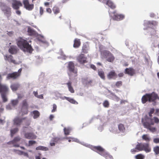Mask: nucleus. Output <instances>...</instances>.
Listing matches in <instances>:
<instances>
[{"label":"nucleus","mask_w":159,"mask_h":159,"mask_svg":"<svg viewBox=\"0 0 159 159\" xmlns=\"http://www.w3.org/2000/svg\"><path fill=\"white\" fill-rule=\"evenodd\" d=\"M17 44L18 47L24 52L31 53L33 50L31 45L29 44L27 41L21 38L18 39Z\"/></svg>","instance_id":"1"},{"label":"nucleus","mask_w":159,"mask_h":159,"mask_svg":"<svg viewBox=\"0 0 159 159\" xmlns=\"http://www.w3.org/2000/svg\"><path fill=\"white\" fill-rule=\"evenodd\" d=\"M142 123L144 127L149 130L151 132H154L156 131L155 127L152 126V125H154L153 119L149 118L147 116H145L144 118L142 119Z\"/></svg>","instance_id":"2"},{"label":"nucleus","mask_w":159,"mask_h":159,"mask_svg":"<svg viewBox=\"0 0 159 159\" xmlns=\"http://www.w3.org/2000/svg\"><path fill=\"white\" fill-rule=\"evenodd\" d=\"M157 100H159V97L154 92L150 93H146L141 98L142 102L143 104L146 103L147 101L149 102H156Z\"/></svg>","instance_id":"3"},{"label":"nucleus","mask_w":159,"mask_h":159,"mask_svg":"<svg viewBox=\"0 0 159 159\" xmlns=\"http://www.w3.org/2000/svg\"><path fill=\"white\" fill-rule=\"evenodd\" d=\"M135 149L138 151H144L146 153L149 152L151 151V148L149 143H138L136 146Z\"/></svg>","instance_id":"4"},{"label":"nucleus","mask_w":159,"mask_h":159,"mask_svg":"<svg viewBox=\"0 0 159 159\" xmlns=\"http://www.w3.org/2000/svg\"><path fill=\"white\" fill-rule=\"evenodd\" d=\"M102 58H106V60L110 62H112L115 60L114 56L110 52L107 51H104L101 53Z\"/></svg>","instance_id":"5"},{"label":"nucleus","mask_w":159,"mask_h":159,"mask_svg":"<svg viewBox=\"0 0 159 159\" xmlns=\"http://www.w3.org/2000/svg\"><path fill=\"white\" fill-rule=\"evenodd\" d=\"M67 68L69 72L75 74V76L77 75L78 69L75 67V64L73 61H69L68 63Z\"/></svg>","instance_id":"6"},{"label":"nucleus","mask_w":159,"mask_h":159,"mask_svg":"<svg viewBox=\"0 0 159 159\" xmlns=\"http://www.w3.org/2000/svg\"><path fill=\"white\" fill-rule=\"evenodd\" d=\"M28 105L27 100L26 99H25L23 100L22 102L21 112H22L21 114L22 116L28 113Z\"/></svg>","instance_id":"7"},{"label":"nucleus","mask_w":159,"mask_h":159,"mask_svg":"<svg viewBox=\"0 0 159 159\" xmlns=\"http://www.w3.org/2000/svg\"><path fill=\"white\" fill-rule=\"evenodd\" d=\"M77 61L80 64H84L87 62V57L83 54H81L76 58Z\"/></svg>","instance_id":"8"},{"label":"nucleus","mask_w":159,"mask_h":159,"mask_svg":"<svg viewBox=\"0 0 159 159\" xmlns=\"http://www.w3.org/2000/svg\"><path fill=\"white\" fill-rule=\"evenodd\" d=\"M2 10L7 18H8L11 16V11L10 8L4 5L2 6Z\"/></svg>","instance_id":"9"},{"label":"nucleus","mask_w":159,"mask_h":159,"mask_svg":"<svg viewBox=\"0 0 159 159\" xmlns=\"http://www.w3.org/2000/svg\"><path fill=\"white\" fill-rule=\"evenodd\" d=\"M26 117L20 118L19 117H16L13 120V125L16 126H20L22 123L23 120H25Z\"/></svg>","instance_id":"10"},{"label":"nucleus","mask_w":159,"mask_h":159,"mask_svg":"<svg viewBox=\"0 0 159 159\" xmlns=\"http://www.w3.org/2000/svg\"><path fill=\"white\" fill-rule=\"evenodd\" d=\"M158 23L156 21H148L144 23V25L149 28H152L153 26L157 25Z\"/></svg>","instance_id":"11"},{"label":"nucleus","mask_w":159,"mask_h":159,"mask_svg":"<svg viewBox=\"0 0 159 159\" xmlns=\"http://www.w3.org/2000/svg\"><path fill=\"white\" fill-rule=\"evenodd\" d=\"M22 6V4L20 1L16 0H12V7L14 9L18 10L19 8L20 7Z\"/></svg>","instance_id":"12"},{"label":"nucleus","mask_w":159,"mask_h":159,"mask_svg":"<svg viewBox=\"0 0 159 159\" xmlns=\"http://www.w3.org/2000/svg\"><path fill=\"white\" fill-rule=\"evenodd\" d=\"M100 155L105 157L106 159L110 158V159H113L112 156H110L109 154L106 152L105 150L102 147L100 146Z\"/></svg>","instance_id":"13"},{"label":"nucleus","mask_w":159,"mask_h":159,"mask_svg":"<svg viewBox=\"0 0 159 159\" xmlns=\"http://www.w3.org/2000/svg\"><path fill=\"white\" fill-rule=\"evenodd\" d=\"M23 3L25 7L27 10L31 11L34 8V5L33 4H30L28 0H24L23 1Z\"/></svg>","instance_id":"14"},{"label":"nucleus","mask_w":159,"mask_h":159,"mask_svg":"<svg viewBox=\"0 0 159 159\" xmlns=\"http://www.w3.org/2000/svg\"><path fill=\"white\" fill-rule=\"evenodd\" d=\"M24 136L25 138L29 139H35L37 138V136L31 132L25 133L24 134Z\"/></svg>","instance_id":"15"},{"label":"nucleus","mask_w":159,"mask_h":159,"mask_svg":"<svg viewBox=\"0 0 159 159\" xmlns=\"http://www.w3.org/2000/svg\"><path fill=\"white\" fill-rule=\"evenodd\" d=\"M116 11H114L113 13L114 14L113 19L115 20H123L125 18V16L122 14H116Z\"/></svg>","instance_id":"16"},{"label":"nucleus","mask_w":159,"mask_h":159,"mask_svg":"<svg viewBox=\"0 0 159 159\" xmlns=\"http://www.w3.org/2000/svg\"><path fill=\"white\" fill-rule=\"evenodd\" d=\"M102 2L103 3H106L112 9H114L116 7V6L111 1L109 0H100V2Z\"/></svg>","instance_id":"17"},{"label":"nucleus","mask_w":159,"mask_h":159,"mask_svg":"<svg viewBox=\"0 0 159 159\" xmlns=\"http://www.w3.org/2000/svg\"><path fill=\"white\" fill-rule=\"evenodd\" d=\"M8 87L5 85L1 84L0 83V93H7L8 91Z\"/></svg>","instance_id":"18"},{"label":"nucleus","mask_w":159,"mask_h":159,"mask_svg":"<svg viewBox=\"0 0 159 159\" xmlns=\"http://www.w3.org/2000/svg\"><path fill=\"white\" fill-rule=\"evenodd\" d=\"M125 73L132 76L135 74V72L134 70V69L133 68L130 67L125 69Z\"/></svg>","instance_id":"19"},{"label":"nucleus","mask_w":159,"mask_h":159,"mask_svg":"<svg viewBox=\"0 0 159 159\" xmlns=\"http://www.w3.org/2000/svg\"><path fill=\"white\" fill-rule=\"evenodd\" d=\"M19 76V75L16 72H14L8 74L7 76V79L9 80L11 79H15Z\"/></svg>","instance_id":"20"},{"label":"nucleus","mask_w":159,"mask_h":159,"mask_svg":"<svg viewBox=\"0 0 159 159\" xmlns=\"http://www.w3.org/2000/svg\"><path fill=\"white\" fill-rule=\"evenodd\" d=\"M107 77L109 79H115L117 77V75L114 70H112L109 73Z\"/></svg>","instance_id":"21"},{"label":"nucleus","mask_w":159,"mask_h":159,"mask_svg":"<svg viewBox=\"0 0 159 159\" xmlns=\"http://www.w3.org/2000/svg\"><path fill=\"white\" fill-rule=\"evenodd\" d=\"M4 59L5 60H7L8 61L14 64H16V61L13 58V57L11 55H5L4 56Z\"/></svg>","instance_id":"22"},{"label":"nucleus","mask_w":159,"mask_h":159,"mask_svg":"<svg viewBox=\"0 0 159 159\" xmlns=\"http://www.w3.org/2000/svg\"><path fill=\"white\" fill-rule=\"evenodd\" d=\"M8 51L11 54H16L17 52V47L16 46H12L9 49Z\"/></svg>","instance_id":"23"},{"label":"nucleus","mask_w":159,"mask_h":159,"mask_svg":"<svg viewBox=\"0 0 159 159\" xmlns=\"http://www.w3.org/2000/svg\"><path fill=\"white\" fill-rule=\"evenodd\" d=\"M66 84L67 85L69 91L71 93H74L75 90L73 87L72 86V82L70 81H69L66 83Z\"/></svg>","instance_id":"24"},{"label":"nucleus","mask_w":159,"mask_h":159,"mask_svg":"<svg viewBox=\"0 0 159 159\" xmlns=\"http://www.w3.org/2000/svg\"><path fill=\"white\" fill-rule=\"evenodd\" d=\"M81 44V42L80 39H75L74 41V43L73 47L75 48H78Z\"/></svg>","instance_id":"25"},{"label":"nucleus","mask_w":159,"mask_h":159,"mask_svg":"<svg viewBox=\"0 0 159 159\" xmlns=\"http://www.w3.org/2000/svg\"><path fill=\"white\" fill-rule=\"evenodd\" d=\"M27 32L30 36H34L36 34V31L30 27L28 28Z\"/></svg>","instance_id":"26"},{"label":"nucleus","mask_w":159,"mask_h":159,"mask_svg":"<svg viewBox=\"0 0 159 159\" xmlns=\"http://www.w3.org/2000/svg\"><path fill=\"white\" fill-rule=\"evenodd\" d=\"M89 49V47L87 44H84L82 48V52L84 53H87Z\"/></svg>","instance_id":"27"},{"label":"nucleus","mask_w":159,"mask_h":159,"mask_svg":"<svg viewBox=\"0 0 159 159\" xmlns=\"http://www.w3.org/2000/svg\"><path fill=\"white\" fill-rule=\"evenodd\" d=\"M19 87V84H12L11 86V88L13 91H16L17 90Z\"/></svg>","instance_id":"28"},{"label":"nucleus","mask_w":159,"mask_h":159,"mask_svg":"<svg viewBox=\"0 0 159 159\" xmlns=\"http://www.w3.org/2000/svg\"><path fill=\"white\" fill-rule=\"evenodd\" d=\"M142 139L143 140L147 142H149L150 140V138L147 134H144L142 136Z\"/></svg>","instance_id":"29"},{"label":"nucleus","mask_w":159,"mask_h":159,"mask_svg":"<svg viewBox=\"0 0 159 159\" xmlns=\"http://www.w3.org/2000/svg\"><path fill=\"white\" fill-rule=\"evenodd\" d=\"M119 130L121 132L123 133L125 130V128L124 125L122 124H120L118 126Z\"/></svg>","instance_id":"30"},{"label":"nucleus","mask_w":159,"mask_h":159,"mask_svg":"<svg viewBox=\"0 0 159 159\" xmlns=\"http://www.w3.org/2000/svg\"><path fill=\"white\" fill-rule=\"evenodd\" d=\"M19 130L18 128H16L13 129H11L10 130L11 136V137H13L14 135L16 133H17Z\"/></svg>","instance_id":"31"},{"label":"nucleus","mask_w":159,"mask_h":159,"mask_svg":"<svg viewBox=\"0 0 159 159\" xmlns=\"http://www.w3.org/2000/svg\"><path fill=\"white\" fill-rule=\"evenodd\" d=\"M90 148L92 150L99 153V146H95L91 145Z\"/></svg>","instance_id":"32"},{"label":"nucleus","mask_w":159,"mask_h":159,"mask_svg":"<svg viewBox=\"0 0 159 159\" xmlns=\"http://www.w3.org/2000/svg\"><path fill=\"white\" fill-rule=\"evenodd\" d=\"M36 149V150H41L45 151H48V148L41 146L37 147Z\"/></svg>","instance_id":"33"},{"label":"nucleus","mask_w":159,"mask_h":159,"mask_svg":"<svg viewBox=\"0 0 159 159\" xmlns=\"http://www.w3.org/2000/svg\"><path fill=\"white\" fill-rule=\"evenodd\" d=\"M33 114L34 115L33 118L34 119H36L38 118L40 116V113L38 111L35 110L32 112Z\"/></svg>","instance_id":"34"},{"label":"nucleus","mask_w":159,"mask_h":159,"mask_svg":"<svg viewBox=\"0 0 159 159\" xmlns=\"http://www.w3.org/2000/svg\"><path fill=\"white\" fill-rule=\"evenodd\" d=\"M7 93H2L1 94L3 102H5L7 101L8 99L7 97Z\"/></svg>","instance_id":"35"},{"label":"nucleus","mask_w":159,"mask_h":159,"mask_svg":"<svg viewBox=\"0 0 159 159\" xmlns=\"http://www.w3.org/2000/svg\"><path fill=\"white\" fill-rule=\"evenodd\" d=\"M58 54L61 56V57L63 59L65 60L66 58L67 57L65 55L62 49H60Z\"/></svg>","instance_id":"36"},{"label":"nucleus","mask_w":159,"mask_h":159,"mask_svg":"<svg viewBox=\"0 0 159 159\" xmlns=\"http://www.w3.org/2000/svg\"><path fill=\"white\" fill-rule=\"evenodd\" d=\"M65 98L69 102L72 103L74 104L77 103V102H76V101L73 99L67 97H65Z\"/></svg>","instance_id":"37"},{"label":"nucleus","mask_w":159,"mask_h":159,"mask_svg":"<svg viewBox=\"0 0 159 159\" xmlns=\"http://www.w3.org/2000/svg\"><path fill=\"white\" fill-rule=\"evenodd\" d=\"M63 130L65 134L67 135L69 134L71 129L70 128H64Z\"/></svg>","instance_id":"38"},{"label":"nucleus","mask_w":159,"mask_h":159,"mask_svg":"<svg viewBox=\"0 0 159 159\" xmlns=\"http://www.w3.org/2000/svg\"><path fill=\"white\" fill-rule=\"evenodd\" d=\"M21 139V138L19 136H16L15 137L13 140L11 142L12 144H14L15 143L20 141Z\"/></svg>","instance_id":"39"},{"label":"nucleus","mask_w":159,"mask_h":159,"mask_svg":"<svg viewBox=\"0 0 159 159\" xmlns=\"http://www.w3.org/2000/svg\"><path fill=\"white\" fill-rule=\"evenodd\" d=\"M153 150L155 155L159 154V146H156L153 148Z\"/></svg>","instance_id":"40"},{"label":"nucleus","mask_w":159,"mask_h":159,"mask_svg":"<svg viewBox=\"0 0 159 159\" xmlns=\"http://www.w3.org/2000/svg\"><path fill=\"white\" fill-rule=\"evenodd\" d=\"M53 11L55 14H57L60 12V10L58 8L56 7H54L53 8Z\"/></svg>","instance_id":"41"},{"label":"nucleus","mask_w":159,"mask_h":159,"mask_svg":"<svg viewBox=\"0 0 159 159\" xmlns=\"http://www.w3.org/2000/svg\"><path fill=\"white\" fill-rule=\"evenodd\" d=\"M144 157V156L142 154H139L135 156L136 159H143Z\"/></svg>","instance_id":"42"},{"label":"nucleus","mask_w":159,"mask_h":159,"mask_svg":"<svg viewBox=\"0 0 159 159\" xmlns=\"http://www.w3.org/2000/svg\"><path fill=\"white\" fill-rule=\"evenodd\" d=\"M103 105L105 107H108L109 106V103L107 100H105L103 103Z\"/></svg>","instance_id":"43"},{"label":"nucleus","mask_w":159,"mask_h":159,"mask_svg":"<svg viewBox=\"0 0 159 159\" xmlns=\"http://www.w3.org/2000/svg\"><path fill=\"white\" fill-rule=\"evenodd\" d=\"M88 78H87L85 79H83V82H84L86 84H90L92 83V81L91 80L88 81Z\"/></svg>","instance_id":"44"},{"label":"nucleus","mask_w":159,"mask_h":159,"mask_svg":"<svg viewBox=\"0 0 159 159\" xmlns=\"http://www.w3.org/2000/svg\"><path fill=\"white\" fill-rule=\"evenodd\" d=\"M61 139L58 137L54 138L52 139V141L56 143H57L61 140Z\"/></svg>","instance_id":"45"},{"label":"nucleus","mask_w":159,"mask_h":159,"mask_svg":"<svg viewBox=\"0 0 159 159\" xmlns=\"http://www.w3.org/2000/svg\"><path fill=\"white\" fill-rule=\"evenodd\" d=\"M11 104L13 106L16 105L18 102V100L16 99L14 100H12L11 101Z\"/></svg>","instance_id":"46"},{"label":"nucleus","mask_w":159,"mask_h":159,"mask_svg":"<svg viewBox=\"0 0 159 159\" xmlns=\"http://www.w3.org/2000/svg\"><path fill=\"white\" fill-rule=\"evenodd\" d=\"M36 143V142L33 140H30L28 142V146H30Z\"/></svg>","instance_id":"47"},{"label":"nucleus","mask_w":159,"mask_h":159,"mask_svg":"<svg viewBox=\"0 0 159 159\" xmlns=\"http://www.w3.org/2000/svg\"><path fill=\"white\" fill-rule=\"evenodd\" d=\"M100 77L104 80L105 79V76L103 71H100Z\"/></svg>","instance_id":"48"},{"label":"nucleus","mask_w":159,"mask_h":159,"mask_svg":"<svg viewBox=\"0 0 159 159\" xmlns=\"http://www.w3.org/2000/svg\"><path fill=\"white\" fill-rule=\"evenodd\" d=\"M57 107L56 105L54 104L53 105V109L52 110V112H54L56 111Z\"/></svg>","instance_id":"49"},{"label":"nucleus","mask_w":159,"mask_h":159,"mask_svg":"<svg viewBox=\"0 0 159 159\" xmlns=\"http://www.w3.org/2000/svg\"><path fill=\"white\" fill-rule=\"evenodd\" d=\"M122 85V82L121 81H117L116 84V85L117 87H120Z\"/></svg>","instance_id":"50"},{"label":"nucleus","mask_w":159,"mask_h":159,"mask_svg":"<svg viewBox=\"0 0 159 159\" xmlns=\"http://www.w3.org/2000/svg\"><path fill=\"white\" fill-rule=\"evenodd\" d=\"M153 119L155 123H159V119L157 117H153Z\"/></svg>","instance_id":"51"},{"label":"nucleus","mask_w":159,"mask_h":159,"mask_svg":"<svg viewBox=\"0 0 159 159\" xmlns=\"http://www.w3.org/2000/svg\"><path fill=\"white\" fill-rule=\"evenodd\" d=\"M39 9L40 14L41 15H42L43 14V9L42 7H40Z\"/></svg>","instance_id":"52"},{"label":"nucleus","mask_w":159,"mask_h":159,"mask_svg":"<svg viewBox=\"0 0 159 159\" xmlns=\"http://www.w3.org/2000/svg\"><path fill=\"white\" fill-rule=\"evenodd\" d=\"M153 142L155 143H159V139L155 138L153 139Z\"/></svg>","instance_id":"53"},{"label":"nucleus","mask_w":159,"mask_h":159,"mask_svg":"<svg viewBox=\"0 0 159 159\" xmlns=\"http://www.w3.org/2000/svg\"><path fill=\"white\" fill-rule=\"evenodd\" d=\"M155 114L157 116H159V109L156 110Z\"/></svg>","instance_id":"54"},{"label":"nucleus","mask_w":159,"mask_h":159,"mask_svg":"<svg viewBox=\"0 0 159 159\" xmlns=\"http://www.w3.org/2000/svg\"><path fill=\"white\" fill-rule=\"evenodd\" d=\"M131 152L132 153H134L135 152H138V150L136 149L135 148L134 149H132L131 150Z\"/></svg>","instance_id":"55"},{"label":"nucleus","mask_w":159,"mask_h":159,"mask_svg":"<svg viewBox=\"0 0 159 159\" xmlns=\"http://www.w3.org/2000/svg\"><path fill=\"white\" fill-rule=\"evenodd\" d=\"M30 121L29 120H27L25 122V125L26 126H29L30 124Z\"/></svg>","instance_id":"56"},{"label":"nucleus","mask_w":159,"mask_h":159,"mask_svg":"<svg viewBox=\"0 0 159 159\" xmlns=\"http://www.w3.org/2000/svg\"><path fill=\"white\" fill-rule=\"evenodd\" d=\"M46 11L50 14L52 13V10L50 8H48L46 9Z\"/></svg>","instance_id":"57"},{"label":"nucleus","mask_w":159,"mask_h":159,"mask_svg":"<svg viewBox=\"0 0 159 159\" xmlns=\"http://www.w3.org/2000/svg\"><path fill=\"white\" fill-rule=\"evenodd\" d=\"M91 68L94 70H96V66L93 65H91L90 66Z\"/></svg>","instance_id":"58"},{"label":"nucleus","mask_w":159,"mask_h":159,"mask_svg":"<svg viewBox=\"0 0 159 159\" xmlns=\"http://www.w3.org/2000/svg\"><path fill=\"white\" fill-rule=\"evenodd\" d=\"M21 71H22V69L20 68L18 70V72H16L17 73H18V74L19 75V76L20 75V73H21Z\"/></svg>","instance_id":"59"},{"label":"nucleus","mask_w":159,"mask_h":159,"mask_svg":"<svg viewBox=\"0 0 159 159\" xmlns=\"http://www.w3.org/2000/svg\"><path fill=\"white\" fill-rule=\"evenodd\" d=\"M155 110L154 108H152L150 109V111L149 112L150 114H153Z\"/></svg>","instance_id":"60"},{"label":"nucleus","mask_w":159,"mask_h":159,"mask_svg":"<svg viewBox=\"0 0 159 159\" xmlns=\"http://www.w3.org/2000/svg\"><path fill=\"white\" fill-rule=\"evenodd\" d=\"M124 74L123 73H120L118 74V76L119 77H122L124 76Z\"/></svg>","instance_id":"61"},{"label":"nucleus","mask_w":159,"mask_h":159,"mask_svg":"<svg viewBox=\"0 0 159 159\" xmlns=\"http://www.w3.org/2000/svg\"><path fill=\"white\" fill-rule=\"evenodd\" d=\"M40 155L41 154H39V156H36L35 157V159H41Z\"/></svg>","instance_id":"62"},{"label":"nucleus","mask_w":159,"mask_h":159,"mask_svg":"<svg viewBox=\"0 0 159 159\" xmlns=\"http://www.w3.org/2000/svg\"><path fill=\"white\" fill-rule=\"evenodd\" d=\"M37 97L39 98H42V99H43V95L42 94L38 96Z\"/></svg>","instance_id":"63"},{"label":"nucleus","mask_w":159,"mask_h":159,"mask_svg":"<svg viewBox=\"0 0 159 159\" xmlns=\"http://www.w3.org/2000/svg\"><path fill=\"white\" fill-rule=\"evenodd\" d=\"M53 117H54V116L53 115H50V117H49V118H50V120H52Z\"/></svg>","instance_id":"64"}]
</instances>
